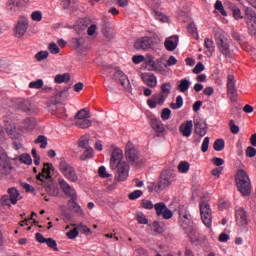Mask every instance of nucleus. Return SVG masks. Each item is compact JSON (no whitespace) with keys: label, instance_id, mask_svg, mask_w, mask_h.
I'll list each match as a JSON object with an SVG mask.
<instances>
[{"label":"nucleus","instance_id":"obj_1","mask_svg":"<svg viewBox=\"0 0 256 256\" xmlns=\"http://www.w3.org/2000/svg\"><path fill=\"white\" fill-rule=\"evenodd\" d=\"M59 186L66 197L70 198L67 202L69 209H73L78 217H85V213L83 212L81 205L77 203V191L75 188H73L65 179L59 180Z\"/></svg>","mask_w":256,"mask_h":256},{"label":"nucleus","instance_id":"obj_2","mask_svg":"<svg viewBox=\"0 0 256 256\" xmlns=\"http://www.w3.org/2000/svg\"><path fill=\"white\" fill-rule=\"evenodd\" d=\"M214 39L216 41L218 51L227 61H231V59H233V48H231L233 40H231L223 30H215Z\"/></svg>","mask_w":256,"mask_h":256},{"label":"nucleus","instance_id":"obj_3","mask_svg":"<svg viewBox=\"0 0 256 256\" xmlns=\"http://www.w3.org/2000/svg\"><path fill=\"white\" fill-rule=\"evenodd\" d=\"M236 187L243 197H249L251 195V180L245 170H238L236 177Z\"/></svg>","mask_w":256,"mask_h":256},{"label":"nucleus","instance_id":"obj_4","mask_svg":"<svg viewBox=\"0 0 256 256\" xmlns=\"http://www.w3.org/2000/svg\"><path fill=\"white\" fill-rule=\"evenodd\" d=\"M125 157L128 160V163L131 165H143L145 163V158L141 156L139 150L135 148L131 142H128L125 147Z\"/></svg>","mask_w":256,"mask_h":256},{"label":"nucleus","instance_id":"obj_5","mask_svg":"<svg viewBox=\"0 0 256 256\" xmlns=\"http://www.w3.org/2000/svg\"><path fill=\"white\" fill-rule=\"evenodd\" d=\"M175 177H177L175 172L171 170H164L160 174V180L155 186V191L161 192L164 191V189H167V187H171V184L175 181Z\"/></svg>","mask_w":256,"mask_h":256},{"label":"nucleus","instance_id":"obj_6","mask_svg":"<svg viewBox=\"0 0 256 256\" xmlns=\"http://www.w3.org/2000/svg\"><path fill=\"white\" fill-rule=\"evenodd\" d=\"M199 207H200L201 220L203 224L206 227H208V229H211V226L213 225V215L211 213V206L209 205V202L205 200H201Z\"/></svg>","mask_w":256,"mask_h":256},{"label":"nucleus","instance_id":"obj_7","mask_svg":"<svg viewBox=\"0 0 256 256\" xmlns=\"http://www.w3.org/2000/svg\"><path fill=\"white\" fill-rule=\"evenodd\" d=\"M28 29H29V18L25 16H20L14 27V36L17 39H22V37H25V33H27Z\"/></svg>","mask_w":256,"mask_h":256},{"label":"nucleus","instance_id":"obj_8","mask_svg":"<svg viewBox=\"0 0 256 256\" xmlns=\"http://www.w3.org/2000/svg\"><path fill=\"white\" fill-rule=\"evenodd\" d=\"M248 31L250 35H256V12L253 8H245V16Z\"/></svg>","mask_w":256,"mask_h":256},{"label":"nucleus","instance_id":"obj_9","mask_svg":"<svg viewBox=\"0 0 256 256\" xmlns=\"http://www.w3.org/2000/svg\"><path fill=\"white\" fill-rule=\"evenodd\" d=\"M227 95L232 103H237L239 94L237 93V85L235 83V76L229 74L227 76Z\"/></svg>","mask_w":256,"mask_h":256},{"label":"nucleus","instance_id":"obj_10","mask_svg":"<svg viewBox=\"0 0 256 256\" xmlns=\"http://www.w3.org/2000/svg\"><path fill=\"white\" fill-rule=\"evenodd\" d=\"M25 3V0H8L6 4V11L9 15H17V13H21L23 10Z\"/></svg>","mask_w":256,"mask_h":256},{"label":"nucleus","instance_id":"obj_11","mask_svg":"<svg viewBox=\"0 0 256 256\" xmlns=\"http://www.w3.org/2000/svg\"><path fill=\"white\" fill-rule=\"evenodd\" d=\"M157 217H162L166 221H169L173 217V211L167 207L165 202H158L154 204Z\"/></svg>","mask_w":256,"mask_h":256},{"label":"nucleus","instance_id":"obj_12","mask_svg":"<svg viewBox=\"0 0 256 256\" xmlns=\"http://www.w3.org/2000/svg\"><path fill=\"white\" fill-rule=\"evenodd\" d=\"M114 171H116V181H127L129 177L130 166L127 162H122L120 165L116 166Z\"/></svg>","mask_w":256,"mask_h":256},{"label":"nucleus","instance_id":"obj_13","mask_svg":"<svg viewBox=\"0 0 256 256\" xmlns=\"http://www.w3.org/2000/svg\"><path fill=\"white\" fill-rule=\"evenodd\" d=\"M235 222L237 227L241 229H245L249 225V216L247 215V211L243 208H238L235 212Z\"/></svg>","mask_w":256,"mask_h":256},{"label":"nucleus","instance_id":"obj_14","mask_svg":"<svg viewBox=\"0 0 256 256\" xmlns=\"http://www.w3.org/2000/svg\"><path fill=\"white\" fill-rule=\"evenodd\" d=\"M12 170L13 166H11L9 156H7L5 152H0V173H2V175H9Z\"/></svg>","mask_w":256,"mask_h":256},{"label":"nucleus","instance_id":"obj_15","mask_svg":"<svg viewBox=\"0 0 256 256\" xmlns=\"http://www.w3.org/2000/svg\"><path fill=\"white\" fill-rule=\"evenodd\" d=\"M121 163H125V161H123V150L119 148H115L112 151L111 158H110V169L112 170L117 169V166L121 165Z\"/></svg>","mask_w":256,"mask_h":256},{"label":"nucleus","instance_id":"obj_16","mask_svg":"<svg viewBox=\"0 0 256 256\" xmlns=\"http://www.w3.org/2000/svg\"><path fill=\"white\" fill-rule=\"evenodd\" d=\"M151 127L153 131H155L157 137H165V133L167 132V130L165 129V125L160 119L152 118Z\"/></svg>","mask_w":256,"mask_h":256},{"label":"nucleus","instance_id":"obj_17","mask_svg":"<svg viewBox=\"0 0 256 256\" xmlns=\"http://www.w3.org/2000/svg\"><path fill=\"white\" fill-rule=\"evenodd\" d=\"M151 45H153L151 38L144 36L136 40L134 47L137 51H147V49H151Z\"/></svg>","mask_w":256,"mask_h":256},{"label":"nucleus","instance_id":"obj_18","mask_svg":"<svg viewBox=\"0 0 256 256\" xmlns=\"http://www.w3.org/2000/svg\"><path fill=\"white\" fill-rule=\"evenodd\" d=\"M113 79L114 81H117V83H120L124 89H130L131 83L123 71L117 70L113 75Z\"/></svg>","mask_w":256,"mask_h":256},{"label":"nucleus","instance_id":"obj_19","mask_svg":"<svg viewBox=\"0 0 256 256\" xmlns=\"http://www.w3.org/2000/svg\"><path fill=\"white\" fill-rule=\"evenodd\" d=\"M166 101L167 98L158 93L147 100V105L150 109H156L157 105H163Z\"/></svg>","mask_w":256,"mask_h":256},{"label":"nucleus","instance_id":"obj_20","mask_svg":"<svg viewBox=\"0 0 256 256\" xmlns=\"http://www.w3.org/2000/svg\"><path fill=\"white\" fill-rule=\"evenodd\" d=\"M69 89L71 87L67 86L63 90L56 92L54 105H62V103H65L69 99Z\"/></svg>","mask_w":256,"mask_h":256},{"label":"nucleus","instance_id":"obj_21","mask_svg":"<svg viewBox=\"0 0 256 256\" xmlns=\"http://www.w3.org/2000/svg\"><path fill=\"white\" fill-rule=\"evenodd\" d=\"M141 79L147 87H157V76L155 74L149 72L142 73Z\"/></svg>","mask_w":256,"mask_h":256},{"label":"nucleus","instance_id":"obj_22","mask_svg":"<svg viewBox=\"0 0 256 256\" xmlns=\"http://www.w3.org/2000/svg\"><path fill=\"white\" fill-rule=\"evenodd\" d=\"M179 131L183 137H191L193 133V120H188L182 123L179 127Z\"/></svg>","mask_w":256,"mask_h":256},{"label":"nucleus","instance_id":"obj_23","mask_svg":"<svg viewBox=\"0 0 256 256\" xmlns=\"http://www.w3.org/2000/svg\"><path fill=\"white\" fill-rule=\"evenodd\" d=\"M207 123H205L204 121H197L194 124V133H196V135H199V137L203 138L207 135Z\"/></svg>","mask_w":256,"mask_h":256},{"label":"nucleus","instance_id":"obj_24","mask_svg":"<svg viewBox=\"0 0 256 256\" xmlns=\"http://www.w3.org/2000/svg\"><path fill=\"white\" fill-rule=\"evenodd\" d=\"M52 168H53V164H49V163L44 164L42 171L37 176L38 181H41L43 183L45 179H51Z\"/></svg>","mask_w":256,"mask_h":256},{"label":"nucleus","instance_id":"obj_25","mask_svg":"<svg viewBox=\"0 0 256 256\" xmlns=\"http://www.w3.org/2000/svg\"><path fill=\"white\" fill-rule=\"evenodd\" d=\"M177 45H179V36H171L164 42V46L167 51H175L177 49Z\"/></svg>","mask_w":256,"mask_h":256},{"label":"nucleus","instance_id":"obj_26","mask_svg":"<svg viewBox=\"0 0 256 256\" xmlns=\"http://www.w3.org/2000/svg\"><path fill=\"white\" fill-rule=\"evenodd\" d=\"M8 195L11 205H17L18 201L21 199V193H19V190L15 187L8 189Z\"/></svg>","mask_w":256,"mask_h":256},{"label":"nucleus","instance_id":"obj_27","mask_svg":"<svg viewBox=\"0 0 256 256\" xmlns=\"http://www.w3.org/2000/svg\"><path fill=\"white\" fill-rule=\"evenodd\" d=\"M18 109L23 111L27 115H30L31 111L33 110V106L31 105V101L29 100H20L18 102Z\"/></svg>","mask_w":256,"mask_h":256},{"label":"nucleus","instance_id":"obj_28","mask_svg":"<svg viewBox=\"0 0 256 256\" xmlns=\"http://www.w3.org/2000/svg\"><path fill=\"white\" fill-rule=\"evenodd\" d=\"M74 167L67 162L64 158L59 161V171L65 177L67 173H69Z\"/></svg>","mask_w":256,"mask_h":256},{"label":"nucleus","instance_id":"obj_29","mask_svg":"<svg viewBox=\"0 0 256 256\" xmlns=\"http://www.w3.org/2000/svg\"><path fill=\"white\" fill-rule=\"evenodd\" d=\"M180 227L184 229V231H189L191 229V218H189L188 214L180 215L179 219Z\"/></svg>","mask_w":256,"mask_h":256},{"label":"nucleus","instance_id":"obj_30","mask_svg":"<svg viewBox=\"0 0 256 256\" xmlns=\"http://www.w3.org/2000/svg\"><path fill=\"white\" fill-rule=\"evenodd\" d=\"M23 129L26 131H33L37 127V119L35 118H26L22 123Z\"/></svg>","mask_w":256,"mask_h":256},{"label":"nucleus","instance_id":"obj_31","mask_svg":"<svg viewBox=\"0 0 256 256\" xmlns=\"http://www.w3.org/2000/svg\"><path fill=\"white\" fill-rule=\"evenodd\" d=\"M204 46L207 48L206 55L208 57H213V54L215 53V42L209 38H205Z\"/></svg>","mask_w":256,"mask_h":256},{"label":"nucleus","instance_id":"obj_32","mask_svg":"<svg viewBox=\"0 0 256 256\" xmlns=\"http://www.w3.org/2000/svg\"><path fill=\"white\" fill-rule=\"evenodd\" d=\"M88 26H89V22L87 19L84 18L74 25V30H76L77 33L81 35V33H83V31H85V29H87Z\"/></svg>","mask_w":256,"mask_h":256},{"label":"nucleus","instance_id":"obj_33","mask_svg":"<svg viewBox=\"0 0 256 256\" xmlns=\"http://www.w3.org/2000/svg\"><path fill=\"white\" fill-rule=\"evenodd\" d=\"M189 87H191V81H189L187 78H184L180 80V84L177 86V90L180 93H187V91H189Z\"/></svg>","mask_w":256,"mask_h":256},{"label":"nucleus","instance_id":"obj_34","mask_svg":"<svg viewBox=\"0 0 256 256\" xmlns=\"http://www.w3.org/2000/svg\"><path fill=\"white\" fill-rule=\"evenodd\" d=\"M76 127H79V129H89L91 125H93V122L89 118L75 120Z\"/></svg>","mask_w":256,"mask_h":256},{"label":"nucleus","instance_id":"obj_35","mask_svg":"<svg viewBox=\"0 0 256 256\" xmlns=\"http://www.w3.org/2000/svg\"><path fill=\"white\" fill-rule=\"evenodd\" d=\"M171 89H172L171 83L166 82V83L162 84L160 95L162 97H165L166 99H168L169 95H171Z\"/></svg>","mask_w":256,"mask_h":256},{"label":"nucleus","instance_id":"obj_36","mask_svg":"<svg viewBox=\"0 0 256 256\" xmlns=\"http://www.w3.org/2000/svg\"><path fill=\"white\" fill-rule=\"evenodd\" d=\"M64 177L71 183H77V181H79V175H77V171L75 170V168L67 172Z\"/></svg>","mask_w":256,"mask_h":256},{"label":"nucleus","instance_id":"obj_37","mask_svg":"<svg viewBox=\"0 0 256 256\" xmlns=\"http://www.w3.org/2000/svg\"><path fill=\"white\" fill-rule=\"evenodd\" d=\"M55 83H69L71 81V74L64 73V74H58L55 76L54 79Z\"/></svg>","mask_w":256,"mask_h":256},{"label":"nucleus","instance_id":"obj_38","mask_svg":"<svg viewBox=\"0 0 256 256\" xmlns=\"http://www.w3.org/2000/svg\"><path fill=\"white\" fill-rule=\"evenodd\" d=\"M84 43L85 38L83 37H76L70 40V45L73 49H79V47H81V45H84Z\"/></svg>","mask_w":256,"mask_h":256},{"label":"nucleus","instance_id":"obj_39","mask_svg":"<svg viewBox=\"0 0 256 256\" xmlns=\"http://www.w3.org/2000/svg\"><path fill=\"white\" fill-rule=\"evenodd\" d=\"M229 8L231 9L233 13V17L234 19H236V21H239V19H243V15L241 14V9H239L237 5L230 4Z\"/></svg>","mask_w":256,"mask_h":256},{"label":"nucleus","instance_id":"obj_40","mask_svg":"<svg viewBox=\"0 0 256 256\" xmlns=\"http://www.w3.org/2000/svg\"><path fill=\"white\" fill-rule=\"evenodd\" d=\"M89 117H90L89 110H87L86 108H83L76 113L75 121H78L81 119H89Z\"/></svg>","mask_w":256,"mask_h":256},{"label":"nucleus","instance_id":"obj_41","mask_svg":"<svg viewBox=\"0 0 256 256\" xmlns=\"http://www.w3.org/2000/svg\"><path fill=\"white\" fill-rule=\"evenodd\" d=\"M183 96L178 95L176 97V102H172L170 104V108H172L174 111H177L178 109H181V107H183Z\"/></svg>","mask_w":256,"mask_h":256},{"label":"nucleus","instance_id":"obj_42","mask_svg":"<svg viewBox=\"0 0 256 256\" xmlns=\"http://www.w3.org/2000/svg\"><path fill=\"white\" fill-rule=\"evenodd\" d=\"M187 31L194 39H199V33H197V25H195V23L191 22L188 24Z\"/></svg>","mask_w":256,"mask_h":256},{"label":"nucleus","instance_id":"obj_43","mask_svg":"<svg viewBox=\"0 0 256 256\" xmlns=\"http://www.w3.org/2000/svg\"><path fill=\"white\" fill-rule=\"evenodd\" d=\"M190 167H191V165L189 164V162L181 161L178 164V171H179V173H189Z\"/></svg>","mask_w":256,"mask_h":256},{"label":"nucleus","instance_id":"obj_44","mask_svg":"<svg viewBox=\"0 0 256 256\" xmlns=\"http://www.w3.org/2000/svg\"><path fill=\"white\" fill-rule=\"evenodd\" d=\"M19 161L21 163H24V165H33V159L31 158V155L24 153L19 156Z\"/></svg>","mask_w":256,"mask_h":256},{"label":"nucleus","instance_id":"obj_45","mask_svg":"<svg viewBox=\"0 0 256 256\" xmlns=\"http://www.w3.org/2000/svg\"><path fill=\"white\" fill-rule=\"evenodd\" d=\"M34 143L36 145H39V143H41L40 149H47V145H48L47 138L43 135L38 136V138L34 141Z\"/></svg>","mask_w":256,"mask_h":256},{"label":"nucleus","instance_id":"obj_46","mask_svg":"<svg viewBox=\"0 0 256 256\" xmlns=\"http://www.w3.org/2000/svg\"><path fill=\"white\" fill-rule=\"evenodd\" d=\"M154 17L157 19V21H160V23H167L169 21V17L160 11H155Z\"/></svg>","mask_w":256,"mask_h":256},{"label":"nucleus","instance_id":"obj_47","mask_svg":"<svg viewBox=\"0 0 256 256\" xmlns=\"http://www.w3.org/2000/svg\"><path fill=\"white\" fill-rule=\"evenodd\" d=\"M93 158V148H86L85 152L80 156L81 161H87V159Z\"/></svg>","mask_w":256,"mask_h":256},{"label":"nucleus","instance_id":"obj_48","mask_svg":"<svg viewBox=\"0 0 256 256\" xmlns=\"http://www.w3.org/2000/svg\"><path fill=\"white\" fill-rule=\"evenodd\" d=\"M213 147L216 151H223L225 149V140L223 138L215 140Z\"/></svg>","mask_w":256,"mask_h":256},{"label":"nucleus","instance_id":"obj_49","mask_svg":"<svg viewBox=\"0 0 256 256\" xmlns=\"http://www.w3.org/2000/svg\"><path fill=\"white\" fill-rule=\"evenodd\" d=\"M30 89H43V79H38L29 83Z\"/></svg>","mask_w":256,"mask_h":256},{"label":"nucleus","instance_id":"obj_50","mask_svg":"<svg viewBox=\"0 0 256 256\" xmlns=\"http://www.w3.org/2000/svg\"><path fill=\"white\" fill-rule=\"evenodd\" d=\"M98 175L102 179H109V177H111V174L107 173V168L105 166H100L99 167Z\"/></svg>","mask_w":256,"mask_h":256},{"label":"nucleus","instance_id":"obj_51","mask_svg":"<svg viewBox=\"0 0 256 256\" xmlns=\"http://www.w3.org/2000/svg\"><path fill=\"white\" fill-rule=\"evenodd\" d=\"M171 118V109L169 108H164L162 110V113H161V119L162 121H169V119Z\"/></svg>","mask_w":256,"mask_h":256},{"label":"nucleus","instance_id":"obj_52","mask_svg":"<svg viewBox=\"0 0 256 256\" xmlns=\"http://www.w3.org/2000/svg\"><path fill=\"white\" fill-rule=\"evenodd\" d=\"M136 219L140 225H147L149 223V220L143 213H138Z\"/></svg>","mask_w":256,"mask_h":256},{"label":"nucleus","instance_id":"obj_53","mask_svg":"<svg viewBox=\"0 0 256 256\" xmlns=\"http://www.w3.org/2000/svg\"><path fill=\"white\" fill-rule=\"evenodd\" d=\"M47 57H49L48 51H40V52L36 53V55H35V59L37 61H43V60L47 59Z\"/></svg>","mask_w":256,"mask_h":256},{"label":"nucleus","instance_id":"obj_54","mask_svg":"<svg viewBox=\"0 0 256 256\" xmlns=\"http://www.w3.org/2000/svg\"><path fill=\"white\" fill-rule=\"evenodd\" d=\"M79 147H81V149H88L89 148V139H87V137L82 136L79 140Z\"/></svg>","mask_w":256,"mask_h":256},{"label":"nucleus","instance_id":"obj_55","mask_svg":"<svg viewBox=\"0 0 256 256\" xmlns=\"http://www.w3.org/2000/svg\"><path fill=\"white\" fill-rule=\"evenodd\" d=\"M46 245L50 247V249H54V251H58L57 248V241H55L53 238H46V241L44 242Z\"/></svg>","mask_w":256,"mask_h":256},{"label":"nucleus","instance_id":"obj_56","mask_svg":"<svg viewBox=\"0 0 256 256\" xmlns=\"http://www.w3.org/2000/svg\"><path fill=\"white\" fill-rule=\"evenodd\" d=\"M141 195H143V191H141V190H135V191H133L132 193H130V194L128 195V197H129V199H130L131 201H135V199H139V197H141Z\"/></svg>","mask_w":256,"mask_h":256},{"label":"nucleus","instance_id":"obj_57","mask_svg":"<svg viewBox=\"0 0 256 256\" xmlns=\"http://www.w3.org/2000/svg\"><path fill=\"white\" fill-rule=\"evenodd\" d=\"M229 127H230V131H231V133H233V135H237V133H239V126H237L235 124V120L229 121Z\"/></svg>","mask_w":256,"mask_h":256},{"label":"nucleus","instance_id":"obj_58","mask_svg":"<svg viewBox=\"0 0 256 256\" xmlns=\"http://www.w3.org/2000/svg\"><path fill=\"white\" fill-rule=\"evenodd\" d=\"M31 18H32V21H42L43 19V13H41V11H34L32 14H31Z\"/></svg>","mask_w":256,"mask_h":256},{"label":"nucleus","instance_id":"obj_59","mask_svg":"<svg viewBox=\"0 0 256 256\" xmlns=\"http://www.w3.org/2000/svg\"><path fill=\"white\" fill-rule=\"evenodd\" d=\"M49 51L50 53H52V55H57L61 50L59 49V46L56 43H50Z\"/></svg>","mask_w":256,"mask_h":256},{"label":"nucleus","instance_id":"obj_60","mask_svg":"<svg viewBox=\"0 0 256 256\" xmlns=\"http://www.w3.org/2000/svg\"><path fill=\"white\" fill-rule=\"evenodd\" d=\"M142 207H143V209L151 210V209H153V207H155V205H153V202L151 200L143 199Z\"/></svg>","mask_w":256,"mask_h":256},{"label":"nucleus","instance_id":"obj_61","mask_svg":"<svg viewBox=\"0 0 256 256\" xmlns=\"http://www.w3.org/2000/svg\"><path fill=\"white\" fill-rule=\"evenodd\" d=\"M66 236L68 239H75L77 236H79V230L77 228H74L66 233Z\"/></svg>","mask_w":256,"mask_h":256},{"label":"nucleus","instance_id":"obj_62","mask_svg":"<svg viewBox=\"0 0 256 256\" xmlns=\"http://www.w3.org/2000/svg\"><path fill=\"white\" fill-rule=\"evenodd\" d=\"M143 61H145V56L143 55H134L132 57V62L134 65H139V63H143Z\"/></svg>","mask_w":256,"mask_h":256},{"label":"nucleus","instance_id":"obj_63","mask_svg":"<svg viewBox=\"0 0 256 256\" xmlns=\"http://www.w3.org/2000/svg\"><path fill=\"white\" fill-rule=\"evenodd\" d=\"M102 34L104 35V37H106V39H113V37H114L111 29L107 28V27L102 29Z\"/></svg>","mask_w":256,"mask_h":256},{"label":"nucleus","instance_id":"obj_64","mask_svg":"<svg viewBox=\"0 0 256 256\" xmlns=\"http://www.w3.org/2000/svg\"><path fill=\"white\" fill-rule=\"evenodd\" d=\"M255 155H256V149L253 146H249L246 149V156L253 158V157H255Z\"/></svg>","mask_w":256,"mask_h":256}]
</instances>
